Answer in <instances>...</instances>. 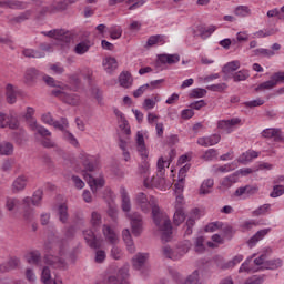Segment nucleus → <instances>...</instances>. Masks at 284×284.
Returning <instances> with one entry per match:
<instances>
[{
	"label": "nucleus",
	"instance_id": "obj_35",
	"mask_svg": "<svg viewBox=\"0 0 284 284\" xmlns=\"http://www.w3.org/2000/svg\"><path fill=\"white\" fill-rule=\"evenodd\" d=\"M239 68H241V62L239 60H234V61L226 63L223 67L222 72H224V74H230V72H236V70H239Z\"/></svg>",
	"mask_w": 284,
	"mask_h": 284
},
{
	"label": "nucleus",
	"instance_id": "obj_4",
	"mask_svg": "<svg viewBox=\"0 0 284 284\" xmlns=\"http://www.w3.org/2000/svg\"><path fill=\"white\" fill-rule=\"evenodd\" d=\"M42 34L44 37H49L50 39H55V41H60L61 43H70V41H72V37H70V31L65 29L42 31Z\"/></svg>",
	"mask_w": 284,
	"mask_h": 284
},
{
	"label": "nucleus",
	"instance_id": "obj_9",
	"mask_svg": "<svg viewBox=\"0 0 284 284\" xmlns=\"http://www.w3.org/2000/svg\"><path fill=\"white\" fill-rule=\"evenodd\" d=\"M84 179L87 180L89 187L93 193H97V190L103 187L105 185V180L103 176L94 178L90 174H84Z\"/></svg>",
	"mask_w": 284,
	"mask_h": 284
},
{
	"label": "nucleus",
	"instance_id": "obj_40",
	"mask_svg": "<svg viewBox=\"0 0 284 284\" xmlns=\"http://www.w3.org/2000/svg\"><path fill=\"white\" fill-rule=\"evenodd\" d=\"M254 256H256V254H254L253 256L248 257L240 267L239 273H243V272H247V274H250V272H257L256 268L252 267V258H254Z\"/></svg>",
	"mask_w": 284,
	"mask_h": 284
},
{
	"label": "nucleus",
	"instance_id": "obj_56",
	"mask_svg": "<svg viewBox=\"0 0 284 284\" xmlns=\"http://www.w3.org/2000/svg\"><path fill=\"white\" fill-rule=\"evenodd\" d=\"M113 112L115 116H118L120 121H122L125 134H130V126L128 125V120H125V115L123 114V112H121L119 109L113 110Z\"/></svg>",
	"mask_w": 284,
	"mask_h": 284
},
{
	"label": "nucleus",
	"instance_id": "obj_13",
	"mask_svg": "<svg viewBox=\"0 0 284 284\" xmlns=\"http://www.w3.org/2000/svg\"><path fill=\"white\" fill-rule=\"evenodd\" d=\"M79 161H80V163H82V165L87 172H94V161H95L94 156H92L85 152H81L79 154Z\"/></svg>",
	"mask_w": 284,
	"mask_h": 284
},
{
	"label": "nucleus",
	"instance_id": "obj_48",
	"mask_svg": "<svg viewBox=\"0 0 284 284\" xmlns=\"http://www.w3.org/2000/svg\"><path fill=\"white\" fill-rule=\"evenodd\" d=\"M185 221V212L183 209H175V213L173 215L174 225H181Z\"/></svg>",
	"mask_w": 284,
	"mask_h": 284
},
{
	"label": "nucleus",
	"instance_id": "obj_50",
	"mask_svg": "<svg viewBox=\"0 0 284 284\" xmlns=\"http://www.w3.org/2000/svg\"><path fill=\"white\" fill-rule=\"evenodd\" d=\"M111 258L114 261H121L123 258V250L121 247L116 246V244H113L110 253Z\"/></svg>",
	"mask_w": 284,
	"mask_h": 284
},
{
	"label": "nucleus",
	"instance_id": "obj_15",
	"mask_svg": "<svg viewBox=\"0 0 284 284\" xmlns=\"http://www.w3.org/2000/svg\"><path fill=\"white\" fill-rule=\"evenodd\" d=\"M221 142V135L220 134H212L210 136H203L197 139V145H201L202 148H210L212 145H216Z\"/></svg>",
	"mask_w": 284,
	"mask_h": 284
},
{
	"label": "nucleus",
	"instance_id": "obj_42",
	"mask_svg": "<svg viewBox=\"0 0 284 284\" xmlns=\"http://www.w3.org/2000/svg\"><path fill=\"white\" fill-rule=\"evenodd\" d=\"M14 154V144L11 142H4L1 145V155L2 156H12Z\"/></svg>",
	"mask_w": 284,
	"mask_h": 284
},
{
	"label": "nucleus",
	"instance_id": "obj_17",
	"mask_svg": "<svg viewBox=\"0 0 284 284\" xmlns=\"http://www.w3.org/2000/svg\"><path fill=\"white\" fill-rule=\"evenodd\" d=\"M1 128H10V130H17L19 128V120L11 114H2Z\"/></svg>",
	"mask_w": 284,
	"mask_h": 284
},
{
	"label": "nucleus",
	"instance_id": "obj_52",
	"mask_svg": "<svg viewBox=\"0 0 284 284\" xmlns=\"http://www.w3.org/2000/svg\"><path fill=\"white\" fill-rule=\"evenodd\" d=\"M58 214L61 223H68V206L65 204H61L58 207Z\"/></svg>",
	"mask_w": 284,
	"mask_h": 284
},
{
	"label": "nucleus",
	"instance_id": "obj_60",
	"mask_svg": "<svg viewBox=\"0 0 284 284\" xmlns=\"http://www.w3.org/2000/svg\"><path fill=\"white\" fill-rule=\"evenodd\" d=\"M243 261V255H235L232 261H229L227 263L224 264L223 268L224 270H230L231 267H235V265H239Z\"/></svg>",
	"mask_w": 284,
	"mask_h": 284
},
{
	"label": "nucleus",
	"instance_id": "obj_37",
	"mask_svg": "<svg viewBox=\"0 0 284 284\" xmlns=\"http://www.w3.org/2000/svg\"><path fill=\"white\" fill-rule=\"evenodd\" d=\"M27 261L30 265H39L41 263V252L32 251L27 255Z\"/></svg>",
	"mask_w": 284,
	"mask_h": 284
},
{
	"label": "nucleus",
	"instance_id": "obj_62",
	"mask_svg": "<svg viewBox=\"0 0 284 284\" xmlns=\"http://www.w3.org/2000/svg\"><path fill=\"white\" fill-rule=\"evenodd\" d=\"M123 34V29L119 26H113L110 29V37L111 39H121V36Z\"/></svg>",
	"mask_w": 284,
	"mask_h": 284
},
{
	"label": "nucleus",
	"instance_id": "obj_1",
	"mask_svg": "<svg viewBox=\"0 0 284 284\" xmlns=\"http://www.w3.org/2000/svg\"><path fill=\"white\" fill-rule=\"evenodd\" d=\"M135 203L144 214H148L152 209L153 221L158 230H160L161 239L168 243L172 239V222H170V217L166 214L161 212L156 204V199L154 196L148 199L145 193L140 192L135 195Z\"/></svg>",
	"mask_w": 284,
	"mask_h": 284
},
{
	"label": "nucleus",
	"instance_id": "obj_19",
	"mask_svg": "<svg viewBox=\"0 0 284 284\" xmlns=\"http://www.w3.org/2000/svg\"><path fill=\"white\" fill-rule=\"evenodd\" d=\"M1 8H9L10 10H26L28 3L19 0H2Z\"/></svg>",
	"mask_w": 284,
	"mask_h": 284
},
{
	"label": "nucleus",
	"instance_id": "obj_38",
	"mask_svg": "<svg viewBox=\"0 0 284 284\" xmlns=\"http://www.w3.org/2000/svg\"><path fill=\"white\" fill-rule=\"evenodd\" d=\"M90 223L94 230H98V227H101V223H103V219L101 217V214L97 211H93L91 213Z\"/></svg>",
	"mask_w": 284,
	"mask_h": 284
},
{
	"label": "nucleus",
	"instance_id": "obj_54",
	"mask_svg": "<svg viewBox=\"0 0 284 284\" xmlns=\"http://www.w3.org/2000/svg\"><path fill=\"white\" fill-rule=\"evenodd\" d=\"M41 281L44 284H52V283H54V281H52V275H51L50 268L48 266L43 267V270H42Z\"/></svg>",
	"mask_w": 284,
	"mask_h": 284
},
{
	"label": "nucleus",
	"instance_id": "obj_57",
	"mask_svg": "<svg viewBox=\"0 0 284 284\" xmlns=\"http://www.w3.org/2000/svg\"><path fill=\"white\" fill-rule=\"evenodd\" d=\"M253 54L254 57H274V51L270 50V49H263V48H260V49H255L253 50Z\"/></svg>",
	"mask_w": 284,
	"mask_h": 284
},
{
	"label": "nucleus",
	"instance_id": "obj_6",
	"mask_svg": "<svg viewBox=\"0 0 284 284\" xmlns=\"http://www.w3.org/2000/svg\"><path fill=\"white\" fill-rule=\"evenodd\" d=\"M135 148L142 161H148V158L150 156V150H148V146L145 145V138L141 132L136 133Z\"/></svg>",
	"mask_w": 284,
	"mask_h": 284
},
{
	"label": "nucleus",
	"instance_id": "obj_28",
	"mask_svg": "<svg viewBox=\"0 0 284 284\" xmlns=\"http://www.w3.org/2000/svg\"><path fill=\"white\" fill-rule=\"evenodd\" d=\"M132 74H130V72L124 71L120 74L119 77V83L121 85V88H132Z\"/></svg>",
	"mask_w": 284,
	"mask_h": 284
},
{
	"label": "nucleus",
	"instance_id": "obj_2",
	"mask_svg": "<svg viewBox=\"0 0 284 284\" xmlns=\"http://www.w3.org/2000/svg\"><path fill=\"white\" fill-rule=\"evenodd\" d=\"M59 256L52 254L44 255V263L53 267L54 270H61L65 267V254H68V241L60 240L57 243Z\"/></svg>",
	"mask_w": 284,
	"mask_h": 284
},
{
	"label": "nucleus",
	"instance_id": "obj_24",
	"mask_svg": "<svg viewBox=\"0 0 284 284\" xmlns=\"http://www.w3.org/2000/svg\"><path fill=\"white\" fill-rule=\"evenodd\" d=\"M169 154H170L169 161L163 159V156L159 158V160H158V174H159V176H163V174L165 173V165H168V168H170V162L173 159L172 155L174 154V150H171Z\"/></svg>",
	"mask_w": 284,
	"mask_h": 284
},
{
	"label": "nucleus",
	"instance_id": "obj_64",
	"mask_svg": "<svg viewBox=\"0 0 284 284\" xmlns=\"http://www.w3.org/2000/svg\"><path fill=\"white\" fill-rule=\"evenodd\" d=\"M207 94L205 89H193L190 93L191 99H203Z\"/></svg>",
	"mask_w": 284,
	"mask_h": 284
},
{
	"label": "nucleus",
	"instance_id": "obj_5",
	"mask_svg": "<svg viewBox=\"0 0 284 284\" xmlns=\"http://www.w3.org/2000/svg\"><path fill=\"white\" fill-rule=\"evenodd\" d=\"M126 216L131 221L132 234L135 236H141L143 233V216H141L138 212L126 214Z\"/></svg>",
	"mask_w": 284,
	"mask_h": 284
},
{
	"label": "nucleus",
	"instance_id": "obj_49",
	"mask_svg": "<svg viewBox=\"0 0 284 284\" xmlns=\"http://www.w3.org/2000/svg\"><path fill=\"white\" fill-rule=\"evenodd\" d=\"M234 14L236 17H250L252 14V10L247 6H239L234 10Z\"/></svg>",
	"mask_w": 284,
	"mask_h": 284
},
{
	"label": "nucleus",
	"instance_id": "obj_33",
	"mask_svg": "<svg viewBox=\"0 0 284 284\" xmlns=\"http://www.w3.org/2000/svg\"><path fill=\"white\" fill-rule=\"evenodd\" d=\"M22 54L23 57H27V59H43V57H45V53L34 49H24Z\"/></svg>",
	"mask_w": 284,
	"mask_h": 284
},
{
	"label": "nucleus",
	"instance_id": "obj_47",
	"mask_svg": "<svg viewBox=\"0 0 284 284\" xmlns=\"http://www.w3.org/2000/svg\"><path fill=\"white\" fill-rule=\"evenodd\" d=\"M246 79H250V71L243 69L233 74V80L235 83H239L240 81H246Z\"/></svg>",
	"mask_w": 284,
	"mask_h": 284
},
{
	"label": "nucleus",
	"instance_id": "obj_44",
	"mask_svg": "<svg viewBox=\"0 0 284 284\" xmlns=\"http://www.w3.org/2000/svg\"><path fill=\"white\" fill-rule=\"evenodd\" d=\"M62 101L64 103H68L69 105H79L81 99L79 98V95L74 93H71V94L65 93Z\"/></svg>",
	"mask_w": 284,
	"mask_h": 284
},
{
	"label": "nucleus",
	"instance_id": "obj_45",
	"mask_svg": "<svg viewBox=\"0 0 284 284\" xmlns=\"http://www.w3.org/2000/svg\"><path fill=\"white\" fill-rule=\"evenodd\" d=\"M194 250L197 254H203L205 252V239L203 236L195 239Z\"/></svg>",
	"mask_w": 284,
	"mask_h": 284
},
{
	"label": "nucleus",
	"instance_id": "obj_27",
	"mask_svg": "<svg viewBox=\"0 0 284 284\" xmlns=\"http://www.w3.org/2000/svg\"><path fill=\"white\" fill-rule=\"evenodd\" d=\"M160 63H168L172 65L174 63H179L181 61V57L179 54H161L159 55Z\"/></svg>",
	"mask_w": 284,
	"mask_h": 284
},
{
	"label": "nucleus",
	"instance_id": "obj_18",
	"mask_svg": "<svg viewBox=\"0 0 284 284\" xmlns=\"http://www.w3.org/2000/svg\"><path fill=\"white\" fill-rule=\"evenodd\" d=\"M121 194V207L122 212H125V214H131L130 211L132 210V202L130 201V195L128 194V191L125 187L120 189Z\"/></svg>",
	"mask_w": 284,
	"mask_h": 284
},
{
	"label": "nucleus",
	"instance_id": "obj_23",
	"mask_svg": "<svg viewBox=\"0 0 284 284\" xmlns=\"http://www.w3.org/2000/svg\"><path fill=\"white\" fill-rule=\"evenodd\" d=\"M264 139H273L274 141H283V135L278 129H265L262 132Z\"/></svg>",
	"mask_w": 284,
	"mask_h": 284
},
{
	"label": "nucleus",
	"instance_id": "obj_21",
	"mask_svg": "<svg viewBox=\"0 0 284 284\" xmlns=\"http://www.w3.org/2000/svg\"><path fill=\"white\" fill-rule=\"evenodd\" d=\"M122 239L126 245L128 252H130V254H134V252H136V247L134 246V241L132 240V234H130L129 229H124L122 231Z\"/></svg>",
	"mask_w": 284,
	"mask_h": 284
},
{
	"label": "nucleus",
	"instance_id": "obj_22",
	"mask_svg": "<svg viewBox=\"0 0 284 284\" xmlns=\"http://www.w3.org/2000/svg\"><path fill=\"white\" fill-rule=\"evenodd\" d=\"M267 234H270V229H263L257 231L248 241H247V245L250 247H254V245H256L258 243V241H263V239H265V236H267Z\"/></svg>",
	"mask_w": 284,
	"mask_h": 284
},
{
	"label": "nucleus",
	"instance_id": "obj_14",
	"mask_svg": "<svg viewBox=\"0 0 284 284\" xmlns=\"http://www.w3.org/2000/svg\"><path fill=\"white\" fill-rule=\"evenodd\" d=\"M254 194H258L257 185L240 186L234 192V196H254Z\"/></svg>",
	"mask_w": 284,
	"mask_h": 284
},
{
	"label": "nucleus",
	"instance_id": "obj_55",
	"mask_svg": "<svg viewBox=\"0 0 284 284\" xmlns=\"http://www.w3.org/2000/svg\"><path fill=\"white\" fill-rule=\"evenodd\" d=\"M232 170L230 164H224V165H213L211 169L212 174H223L225 172H230Z\"/></svg>",
	"mask_w": 284,
	"mask_h": 284
},
{
	"label": "nucleus",
	"instance_id": "obj_8",
	"mask_svg": "<svg viewBox=\"0 0 284 284\" xmlns=\"http://www.w3.org/2000/svg\"><path fill=\"white\" fill-rule=\"evenodd\" d=\"M32 199L30 196H26L22 200L23 207V219L29 223L34 220V209H32Z\"/></svg>",
	"mask_w": 284,
	"mask_h": 284
},
{
	"label": "nucleus",
	"instance_id": "obj_59",
	"mask_svg": "<svg viewBox=\"0 0 284 284\" xmlns=\"http://www.w3.org/2000/svg\"><path fill=\"white\" fill-rule=\"evenodd\" d=\"M139 173L143 176H150V162L148 160H142V163L139 165Z\"/></svg>",
	"mask_w": 284,
	"mask_h": 284
},
{
	"label": "nucleus",
	"instance_id": "obj_46",
	"mask_svg": "<svg viewBox=\"0 0 284 284\" xmlns=\"http://www.w3.org/2000/svg\"><path fill=\"white\" fill-rule=\"evenodd\" d=\"M30 199L31 205L39 207V205H41V201H43V191L41 189L37 190Z\"/></svg>",
	"mask_w": 284,
	"mask_h": 284
},
{
	"label": "nucleus",
	"instance_id": "obj_41",
	"mask_svg": "<svg viewBox=\"0 0 284 284\" xmlns=\"http://www.w3.org/2000/svg\"><path fill=\"white\" fill-rule=\"evenodd\" d=\"M165 42V36L156 34L151 36L146 41V48H152V45H156L159 43Z\"/></svg>",
	"mask_w": 284,
	"mask_h": 284
},
{
	"label": "nucleus",
	"instance_id": "obj_25",
	"mask_svg": "<svg viewBox=\"0 0 284 284\" xmlns=\"http://www.w3.org/2000/svg\"><path fill=\"white\" fill-rule=\"evenodd\" d=\"M6 99L10 105L17 103V89L12 84L6 87Z\"/></svg>",
	"mask_w": 284,
	"mask_h": 284
},
{
	"label": "nucleus",
	"instance_id": "obj_29",
	"mask_svg": "<svg viewBox=\"0 0 284 284\" xmlns=\"http://www.w3.org/2000/svg\"><path fill=\"white\" fill-rule=\"evenodd\" d=\"M276 85H277V82L274 79V75H272L271 80L262 82L261 84H258L255 88V92H263L265 90H272V89L276 88Z\"/></svg>",
	"mask_w": 284,
	"mask_h": 284
},
{
	"label": "nucleus",
	"instance_id": "obj_32",
	"mask_svg": "<svg viewBox=\"0 0 284 284\" xmlns=\"http://www.w3.org/2000/svg\"><path fill=\"white\" fill-rule=\"evenodd\" d=\"M37 79H39V70L31 68L26 71L24 73L26 83H34Z\"/></svg>",
	"mask_w": 284,
	"mask_h": 284
},
{
	"label": "nucleus",
	"instance_id": "obj_34",
	"mask_svg": "<svg viewBox=\"0 0 284 284\" xmlns=\"http://www.w3.org/2000/svg\"><path fill=\"white\" fill-rule=\"evenodd\" d=\"M55 130H60V132L65 133L68 132V128H70V122H68L67 118H61L59 121H54L52 124Z\"/></svg>",
	"mask_w": 284,
	"mask_h": 284
},
{
	"label": "nucleus",
	"instance_id": "obj_20",
	"mask_svg": "<svg viewBox=\"0 0 284 284\" xmlns=\"http://www.w3.org/2000/svg\"><path fill=\"white\" fill-rule=\"evenodd\" d=\"M83 237L87 242V245L89 247H92V250L99 248V243L97 242V235L94 234L93 230H85L83 231Z\"/></svg>",
	"mask_w": 284,
	"mask_h": 284
},
{
	"label": "nucleus",
	"instance_id": "obj_36",
	"mask_svg": "<svg viewBox=\"0 0 284 284\" xmlns=\"http://www.w3.org/2000/svg\"><path fill=\"white\" fill-rule=\"evenodd\" d=\"M257 156H258V152H256V151H246L245 153L240 155L239 162L244 163V164L250 163V161H252L253 159H257Z\"/></svg>",
	"mask_w": 284,
	"mask_h": 284
},
{
	"label": "nucleus",
	"instance_id": "obj_61",
	"mask_svg": "<svg viewBox=\"0 0 284 284\" xmlns=\"http://www.w3.org/2000/svg\"><path fill=\"white\" fill-rule=\"evenodd\" d=\"M148 0H128L126 3L129 7V10H136L139 8H142V6H145Z\"/></svg>",
	"mask_w": 284,
	"mask_h": 284
},
{
	"label": "nucleus",
	"instance_id": "obj_12",
	"mask_svg": "<svg viewBox=\"0 0 284 284\" xmlns=\"http://www.w3.org/2000/svg\"><path fill=\"white\" fill-rule=\"evenodd\" d=\"M102 233L108 243L116 245L119 243V233H115L112 227L108 224L102 226Z\"/></svg>",
	"mask_w": 284,
	"mask_h": 284
},
{
	"label": "nucleus",
	"instance_id": "obj_16",
	"mask_svg": "<svg viewBox=\"0 0 284 284\" xmlns=\"http://www.w3.org/2000/svg\"><path fill=\"white\" fill-rule=\"evenodd\" d=\"M29 128H30V130H32V132H37L38 134H40V136H42V139L52 136V132H50V130L45 129V126L37 123V120H31L29 122Z\"/></svg>",
	"mask_w": 284,
	"mask_h": 284
},
{
	"label": "nucleus",
	"instance_id": "obj_11",
	"mask_svg": "<svg viewBox=\"0 0 284 284\" xmlns=\"http://www.w3.org/2000/svg\"><path fill=\"white\" fill-rule=\"evenodd\" d=\"M28 186V176L20 175L14 179L11 185V192L13 194H19L20 192H23L26 187Z\"/></svg>",
	"mask_w": 284,
	"mask_h": 284
},
{
	"label": "nucleus",
	"instance_id": "obj_10",
	"mask_svg": "<svg viewBox=\"0 0 284 284\" xmlns=\"http://www.w3.org/2000/svg\"><path fill=\"white\" fill-rule=\"evenodd\" d=\"M65 4L62 1H54L50 6L42 8L41 14H57L58 12H64Z\"/></svg>",
	"mask_w": 284,
	"mask_h": 284
},
{
	"label": "nucleus",
	"instance_id": "obj_39",
	"mask_svg": "<svg viewBox=\"0 0 284 284\" xmlns=\"http://www.w3.org/2000/svg\"><path fill=\"white\" fill-rule=\"evenodd\" d=\"M212 187H214V179L204 180L200 187V194H210Z\"/></svg>",
	"mask_w": 284,
	"mask_h": 284
},
{
	"label": "nucleus",
	"instance_id": "obj_3",
	"mask_svg": "<svg viewBox=\"0 0 284 284\" xmlns=\"http://www.w3.org/2000/svg\"><path fill=\"white\" fill-rule=\"evenodd\" d=\"M148 258H150V254L148 253H138L132 258V266L138 272H141V275L144 278L150 276V268L145 267V263H148Z\"/></svg>",
	"mask_w": 284,
	"mask_h": 284
},
{
	"label": "nucleus",
	"instance_id": "obj_51",
	"mask_svg": "<svg viewBox=\"0 0 284 284\" xmlns=\"http://www.w3.org/2000/svg\"><path fill=\"white\" fill-rule=\"evenodd\" d=\"M239 181V178H236V174H231L222 180V187H232L234 183Z\"/></svg>",
	"mask_w": 284,
	"mask_h": 284
},
{
	"label": "nucleus",
	"instance_id": "obj_7",
	"mask_svg": "<svg viewBox=\"0 0 284 284\" xmlns=\"http://www.w3.org/2000/svg\"><path fill=\"white\" fill-rule=\"evenodd\" d=\"M236 125H241L240 118H233L231 120H220L217 122L219 130H222V132H225V134H232V132H234V128H236Z\"/></svg>",
	"mask_w": 284,
	"mask_h": 284
},
{
	"label": "nucleus",
	"instance_id": "obj_58",
	"mask_svg": "<svg viewBox=\"0 0 284 284\" xmlns=\"http://www.w3.org/2000/svg\"><path fill=\"white\" fill-rule=\"evenodd\" d=\"M88 50H90V44H88V42H80L74 48L75 54H80V55L85 54Z\"/></svg>",
	"mask_w": 284,
	"mask_h": 284
},
{
	"label": "nucleus",
	"instance_id": "obj_53",
	"mask_svg": "<svg viewBox=\"0 0 284 284\" xmlns=\"http://www.w3.org/2000/svg\"><path fill=\"white\" fill-rule=\"evenodd\" d=\"M219 156V151H216V149H209L204 152L202 159L204 161H214L216 160Z\"/></svg>",
	"mask_w": 284,
	"mask_h": 284
},
{
	"label": "nucleus",
	"instance_id": "obj_31",
	"mask_svg": "<svg viewBox=\"0 0 284 284\" xmlns=\"http://www.w3.org/2000/svg\"><path fill=\"white\" fill-rule=\"evenodd\" d=\"M162 254L165 258H171V261H180V255L175 250H172L169 245L162 247Z\"/></svg>",
	"mask_w": 284,
	"mask_h": 284
},
{
	"label": "nucleus",
	"instance_id": "obj_43",
	"mask_svg": "<svg viewBox=\"0 0 284 284\" xmlns=\"http://www.w3.org/2000/svg\"><path fill=\"white\" fill-rule=\"evenodd\" d=\"M62 138L67 141V143H70V145L79 148V140H77V136H74V134H72V132H70L69 130L62 133Z\"/></svg>",
	"mask_w": 284,
	"mask_h": 284
},
{
	"label": "nucleus",
	"instance_id": "obj_63",
	"mask_svg": "<svg viewBox=\"0 0 284 284\" xmlns=\"http://www.w3.org/2000/svg\"><path fill=\"white\" fill-rule=\"evenodd\" d=\"M284 194V186L283 185H275L273 186V191L270 193L271 199H278V196H283Z\"/></svg>",
	"mask_w": 284,
	"mask_h": 284
},
{
	"label": "nucleus",
	"instance_id": "obj_30",
	"mask_svg": "<svg viewBox=\"0 0 284 284\" xmlns=\"http://www.w3.org/2000/svg\"><path fill=\"white\" fill-rule=\"evenodd\" d=\"M190 247H192V242L185 240L181 242L178 247L175 248L178 256H180V260L185 256L187 252H190Z\"/></svg>",
	"mask_w": 284,
	"mask_h": 284
},
{
	"label": "nucleus",
	"instance_id": "obj_26",
	"mask_svg": "<svg viewBox=\"0 0 284 284\" xmlns=\"http://www.w3.org/2000/svg\"><path fill=\"white\" fill-rule=\"evenodd\" d=\"M102 65L105 70V72H108L109 74L114 72V70H116V68H119V63L116 62V59L109 57L105 58L102 62Z\"/></svg>",
	"mask_w": 284,
	"mask_h": 284
}]
</instances>
